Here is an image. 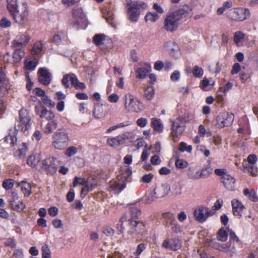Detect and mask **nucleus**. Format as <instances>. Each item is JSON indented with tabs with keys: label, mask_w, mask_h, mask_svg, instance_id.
<instances>
[{
	"label": "nucleus",
	"mask_w": 258,
	"mask_h": 258,
	"mask_svg": "<svg viewBox=\"0 0 258 258\" xmlns=\"http://www.w3.org/2000/svg\"><path fill=\"white\" fill-rule=\"evenodd\" d=\"M12 23L7 18L4 17L0 20V27L3 28H7L11 26Z\"/></svg>",
	"instance_id": "57"
},
{
	"label": "nucleus",
	"mask_w": 258,
	"mask_h": 258,
	"mask_svg": "<svg viewBox=\"0 0 258 258\" xmlns=\"http://www.w3.org/2000/svg\"><path fill=\"white\" fill-rule=\"evenodd\" d=\"M38 64V62L37 60H32L28 58L25 59L24 61V68L29 72L34 71Z\"/></svg>",
	"instance_id": "32"
},
{
	"label": "nucleus",
	"mask_w": 258,
	"mask_h": 258,
	"mask_svg": "<svg viewBox=\"0 0 258 258\" xmlns=\"http://www.w3.org/2000/svg\"><path fill=\"white\" fill-rule=\"evenodd\" d=\"M176 167L178 168L183 169L186 168L187 165V162L182 159H177L175 161Z\"/></svg>",
	"instance_id": "59"
},
{
	"label": "nucleus",
	"mask_w": 258,
	"mask_h": 258,
	"mask_svg": "<svg viewBox=\"0 0 258 258\" xmlns=\"http://www.w3.org/2000/svg\"><path fill=\"white\" fill-rule=\"evenodd\" d=\"M35 113L39 116L41 118H45L48 122L50 120H55V114L51 111H49L43 106L41 102L39 101V103L35 107Z\"/></svg>",
	"instance_id": "14"
},
{
	"label": "nucleus",
	"mask_w": 258,
	"mask_h": 258,
	"mask_svg": "<svg viewBox=\"0 0 258 258\" xmlns=\"http://www.w3.org/2000/svg\"><path fill=\"white\" fill-rule=\"evenodd\" d=\"M42 51L43 44L41 41H38L34 44L31 52L32 55H37L40 54Z\"/></svg>",
	"instance_id": "42"
},
{
	"label": "nucleus",
	"mask_w": 258,
	"mask_h": 258,
	"mask_svg": "<svg viewBox=\"0 0 258 258\" xmlns=\"http://www.w3.org/2000/svg\"><path fill=\"white\" fill-rule=\"evenodd\" d=\"M159 18V15L155 12H148L145 16V20L152 22H156Z\"/></svg>",
	"instance_id": "50"
},
{
	"label": "nucleus",
	"mask_w": 258,
	"mask_h": 258,
	"mask_svg": "<svg viewBox=\"0 0 258 258\" xmlns=\"http://www.w3.org/2000/svg\"><path fill=\"white\" fill-rule=\"evenodd\" d=\"M69 141L68 132L64 128L57 130L52 137V145L57 150L66 149L69 145Z\"/></svg>",
	"instance_id": "2"
},
{
	"label": "nucleus",
	"mask_w": 258,
	"mask_h": 258,
	"mask_svg": "<svg viewBox=\"0 0 258 258\" xmlns=\"http://www.w3.org/2000/svg\"><path fill=\"white\" fill-rule=\"evenodd\" d=\"M178 48V45L173 41H169L166 42L164 45L165 51H167L171 54L176 51Z\"/></svg>",
	"instance_id": "35"
},
{
	"label": "nucleus",
	"mask_w": 258,
	"mask_h": 258,
	"mask_svg": "<svg viewBox=\"0 0 258 258\" xmlns=\"http://www.w3.org/2000/svg\"><path fill=\"white\" fill-rule=\"evenodd\" d=\"M42 258H50L51 254H50V250L47 245V244H45L42 247Z\"/></svg>",
	"instance_id": "56"
},
{
	"label": "nucleus",
	"mask_w": 258,
	"mask_h": 258,
	"mask_svg": "<svg viewBox=\"0 0 258 258\" xmlns=\"http://www.w3.org/2000/svg\"><path fill=\"white\" fill-rule=\"evenodd\" d=\"M179 150L181 152H187L191 153L192 151V146L191 145H187L184 142H181L179 146Z\"/></svg>",
	"instance_id": "54"
},
{
	"label": "nucleus",
	"mask_w": 258,
	"mask_h": 258,
	"mask_svg": "<svg viewBox=\"0 0 258 258\" xmlns=\"http://www.w3.org/2000/svg\"><path fill=\"white\" fill-rule=\"evenodd\" d=\"M243 166L244 167L243 171L244 172H249L252 176H256L257 175V173L256 172V168L255 167L254 165L253 164H248L245 167L244 164H243Z\"/></svg>",
	"instance_id": "52"
},
{
	"label": "nucleus",
	"mask_w": 258,
	"mask_h": 258,
	"mask_svg": "<svg viewBox=\"0 0 258 258\" xmlns=\"http://www.w3.org/2000/svg\"><path fill=\"white\" fill-rule=\"evenodd\" d=\"M107 143L109 146L113 148H117L123 144L119 135L114 137L109 138L107 140Z\"/></svg>",
	"instance_id": "29"
},
{
	"label": "nucleus",
	"mask_w": 258,
	"mask_h": 258,
	"mask_svg": "<svg viewBox=\"0 0 258 258\" xmlns=\"http://www.w3.org/2000/svg\"><path fill=\"white\" fill-rule=\"evenodd\" d=\"M78 152L77 148L75 146H70L65 151V155L68 157H71L76 155Z\"/></svg>",
	"instance_id": "55"
},
{
	"label": "nucleus",
	"mask_w": 258,
	"mask_h": 258,
	"mask_svg": "<svg viewBox=\"0 0 258 258\" xmlns=\"http://www.w3.org/2000/svg\"><path fill=\"white\" fill-rule=\"evenodd\" d=\"M119 135L123 144L127 141L132 142L135 138V133L134 131L125 132Z\"/></svg>",
	"instance_id": "36"
},
{
	"label": "nucleus",
	"mask_w": 258,
	"mask_h": 258,
	"mask_svg": "<svg viewBox=\"0 0 258 258\" xmlns=\"http://www.w3.org/2000/svg\"><path fill=\"white\" fill-rule=\"evenodd\" d=\"M42 100L43 103L48 107H53L55 106L54 102L50 99L47 95L43 97Z\"/></svg>",
	"instance_id": "61"
},
{
	"label": "nucleus",
	"mask_w": 258,
	"mask_h": 258,
	"mask_svg": "<svg viewBox=\"0 0 258 258\" xmlns=\"http://www.w3.org/2000/svg\"><path fill=\"white\" fill-rule=\"evenodd\" d=\"M124 107L128 111L139 113L144 109V104L131 94L123 97Z\"/></svg>",
	"instance_id": "5"
},
{
	"label": "nucleus",
	"mask_w": 258,
	"mask_h": 258,
	"mask_svg": "<svg viewBox=\"0 0 258 258\" xmlns=\"http://www.w3.org/2000/svg\"><path fill=\"white\" fill-rule=\"evenodd\" d=\"M65 37V34L62 32H59L54 35L52 39V42L56 44H59L61 40Z\"/></svg>",
	"instance_id": "53"
},
{
	"label": "nucleus",
	"mask_w": 258,
	"mask_h": 258,
	"mask_svg": "<svg viewBox=\"0 0 258 258\" xmlns=\"http://www.w3.org/2000/svg\"><path fill=\"white\" fill-rule=\"evenodd\" d=\"M168 226L172 231L176 233H180L182 231V226L177 222L176 219H173L172 221H170Z\"/></svg>",
	"instance_id": "37"
},
{
	"label": "nucleus",
	"mask_w": 258,
	"mask_h": 258,
	"mask_svg": "<svg viewBox=\"0 0 258 258\" xmlns=\"http://www.w3.org/2000/svg\"><path fill=\"white\" fill-rule=\"evenodd\" d=\"M57 126V122L56 120H50L45 125L42 127L43 133L46 135L51 134Z\"/></svg>",
	"instance_id": "28"
},
{
	"label": "nucleus",
	"mask_w": 258,
	"mask_h": 258,
	"mask_svg": "<svg viewBox=\"0 0 258 258\" xmlns=\"http://www.w3.org/2000/svg\"><path fill=\"white\" fill-rule=\"evenodd\" d=\"M192 73L195 77L201 78L204 75V70L202 68L196 65L193 67Z\"/></svg>",
	"instance_id": "46"
},
{
	"label": "nucleus",
	"mask_w": 258,
	"mask_h": 258,
	"mask_svg": "<svg viewBox=\"0 0 258 258\" xmlns=\"http://www.w3.org/2000/svg\"><path fill=\"white\" fill-rule=\"evenodd\" d=\"M128 233L135 235H143L146 231L144 222L133 219H128Z\"/></svg>",
	"instance_id": "9"
},
{
	"label": "nucleus",
	"mask_w": 258,
	"mask_h": 258,
	"mask_svg": "<svg viewBox=\"0 0 258 258\" xmlns=\"http://www.w3.org/2000/svg\"><path fill=\"white\" fill-rule=\"evenodd\" d=\"M150 69L151 68L149 66L147 68L143 67L137 69L136 71V77L141 79L146 78L150 71Z\"/></svg>",
	"instance_id": "34"
},
{
	"label": "nucleus",
	"mask_w": 258,
	"mask_h": 258,
	"mask_svg": "<svg viewBox=\"0 0 258 258\" xmlns=\"http://www.w3.org/2000/svg\"><path fill=\"white\" fill-rule=\"evenodd\" d=\"M19 186L21 187L25 197H28L31 195V186L30 183L25 181H22L19 183Z\"/></svg>",
	"instance_id": "31"
},
{
	"label": "nucleus",
	"mask_w": 258,
	"mask_h": 258,
	"mask_svg": "<svg viewBox=\"0 0 258 258\" xmlns=\"http://www.w3.org/2000/svg\"><path fill=\"white\" fill-rule=\"evenodd\" d=\"M7 8L10 14L18 12L17 0H7Z\"/></svg>",
	"instance_id": "43"
},
{
	"label": "nucleus",
	"mask_w": 258,
	"mask_h": 258,
	"mask_svg": "<svg viewBox=\"0 0 258 258\" xmlns=\"http://www.w3.org/2000/svg\"><path fill=\"white\" fill-rule=\"evenodd\" d=\"M179 21H185L193 15L192 9L188 5L180 7L178 10L173 12Z\"/></svg>",
	"instance_id": "19"
},
{
	"label": "nucleus",
	"mask_w": 258,
	"mask_h": 258,
	"mask_svg": "<svg viewBox=\"0 0 258 258\" xmlns=\"http://www.w3.org/2000/svg\"><path fill=\"white\" fill-rule=\"evenodd\" d=\"M14 49L13 52V61L17 63L20 62L25 55V51L23 47H19L15 45H12Z\"/></svg>",
	"instance_id": "26"
},
{
	"label": "nucleus",
	"mask_w": 258,
	"mask_h": 258,
	"mask_svg": "<svg viewBox=\"0 0 258 258\" xmlns=\"http://www.w3.org/2000/svg\"><path fill=\"white\" fill-rule=\"evenodd\" d=\"M144 3L133 2L128 1L126 5V14L128 19L132 22H137L140 16L141 8L145 9Z\"/></svg>",
	"instance_id": "4"
},
{
	"label": "nucleus",
	"mask_w": 258,
	"mask_h": 258,
	"mask_svg": "<svg viewBox=\"0 0 258 258\" xmlns=\"http://www.w3.org/2000/svg\"><path fill=\"white\" fill-rule=\"evenodd\" d=\"M150 150H151V148L150 147L148 148V145L146 144L145 147V149L143 150L142 155H141V160L143 161H145L148 159V158L150 155Z\"/></svg>",
	"instance_id": "60"
},
{
	"label": "nucleus",
	"mask_w": 258,
	"mask_h": 258,
	"mask_svg": "<svg viewBox=\"0 0 258 258\" xmlns=\"http://www.w3.org/2000/svg\"><path fill=\"white\" fill-rule=\"evenodd\" d=\"M171 193L175 196L180 195L182 193V187L178 183H175L172 185Z\"/></svg>",
	"instance_id": "51"
},
{
	"label": "nucleus",
	"mask_w": 258,
	"mask_h": 258,
	"mask_svg": "<svg viewBox=\"0 0 258 258\" xmlns=\"http://www.w3.org/2000/svg\"><path fill=\"white\" fill-rule=\"evenodd\" d=\"M40 158L39 155H32L27 159V164L32 166L35 167L40 162Z\"/></svg>",
	"instance_id": "41"
},
{
	"label": "nucleus",
	"mask_w": 258,
	"mask_h": 258,
	"mask_svg": "<svg viewBox=\"0 0 258 258\" xmlns=\"http://www.w3.org/2000/svg\"><path fill=\"white\" fill-rule=\"evenodd\" d=\"M214 212L206 206H201L195 210V219L200 222L203 223L210 216L214 214Z\"/></svg>",
	"instance_id": "15"
},
{
	"label": "nucleus",
	"mask_w": 258,
	"mask_h": 258,
	"mask_svg": "<svg viewBox=\"0 0 258 258\" xmlns=\"http://www.w3.org/2000/svg\"><path fill=\"white\" fill-rule=\"evenodd\" d=\"M122 175H118L115 180L111 183L110 188L115 194H118L126 187L127 178L131 175L132 170L128 168H122Z\"/></svg>",
	"instance_id": "3"
},
{
	"label": "nucleus",
	"mask_w": 258,
	"mask_h": 258,
	"mask_svg": "<svg viewBox=\"0 0 258 258\" xmlns=\"http://www.w3.org/2000/svg\"><path fill=\"white\" fill-rule=\"evenodd\" d=\"M111 108L112 105L107 103L104 104L97 103L94 106L93 116L97 119L102 118L108 114Z\"/></svg>",
	"instance_id": "13"
},
{
	"label": "nucleus",
	"mask_w": 258,
	"mask_h": 258,
	"mask_svg": "<svg viewBox=\"0 0 258 258\" xmlns=\"http://www.w3.org/2000/svg\"><path fill=\"white\" fill-rule=\"evenodd\" d=\"M212 169L209 166L203 167L200 170H190L187 173L188 178L191 180H198L208 177L212 172Z\"/></svg>",
	"instance_id": "17"
},
{
	"label": "nucleus",
	"mask_w": 258,
	"mask_h": 258,
	"mask_svg": "<svg viewBox=\"0 0 258 258\" xmlns=\"http://www.w3.org/2000/svg\"><path fill=\"white\" fill-rule=\"evenodd\" d=\"M22 10L21 13L18 12H15L14 13H11L15 22L19 24H24L28 20V17L29 12L28 10L27 5L26 3L22 4Z\"/></svg>",
	"instance_id": "16"
},
{
	"label": "nucleus",
	"mask_w": 258,
	"mask_h": 258,
	"mask_svg": "<svg viewBox=\"0 0 258 258\" xmlns=\"http://www.w3.org/2000/svg\"><path fill=\"white\" fill-rule=\"evenodd\" d=\"M88 182V179H86L84 178H79L77 176H76L74 178V180L73 181V186L74 187L76 186L78 184L81 185H85Z\"/></svg>",
	"instance_id": "58"
},
{
	"label": "nucleus",
	"mask_w": 258,
	"mask_h": 258,
	"mask_svg": "<svg viewBox=\"0 0 258 258\" xmlns=\"http://www.w3.org/2000/svg\"><path fill=\"white\" fill-rule=\"evenodd\" d=\"M234 119L232 113L224 111L218 114L216 117V124L218 128H223L231 125Z\"/></svg>",
	"instance_id": "10"
},
{
	"label": "nucleus",
	"mask_w": 258,
	"mask_h": 258,
	"mask_svg": "<svg viewBox=\"0 0 258 258\" xmlns=\"http://www.w3.org/2000/svg\"><path fill=\"white\" fill-rule=\"evenodd\" d=\"M156 199H157V198L155 197L154 194H153V191H152L150 194L147 195L144 198V200L146 204H150Z\"/></svg>",
	"instance_id": "63"
},
{
	"label": "nucleus",
	"mask_w": 258,
	"mask_h": 258,
	"mask_svg": "<svg viewBox=\"0 0 258 258\" xmlns=\"http://www.w3.org/2000/svg\"><path fill=\"white\" fill-rule=\"evenodd\" d=\"M5 81V74L2 70L0 69V95H5L8 93L7 89L3 87Z\"/></svg>",
	"instance_id": "40"
},
{
	"label": "nucleus",
	"mask_w": 258,
	"mask_h": 258,
	"mask_svg": "<svg viewBox=\"0 0 258 258\" xmlns=\"http://www.w3.org/2000/svg\"><path fill=\"white\" fill-rule=\"evenodd\" d=\"M105 36L102 34H98L94 35L93 38V43L97 46H99L103 43L105 40Z\"/></svg>",
	"instance_id": "48"
},
{
	"label": "nucleus",
	"mask_w": 258,
	"mask_h": 258,
	"mask_svg": "<svg viewBox=\"0 0 258 258\" xmlns=\"http://www.w3.org/2000/svg\"><path fill=\"white\" fill-rule=\"evenodd\" d=\"M61 83L66 88H70V83L76 89L84 90L86 88L85 84L80 82L76 75L73 73L64 75Z\"/></svg>",
	"instance_id": "7"
},
{
	"label": "nucleus",
	"mask_w": 258,
	"mask_h": 258,
	"mask_svg": "<svg viewBox=\"0 0 258 258\" xmlns=\"http://www.w3.org/2000/svg\"><path fill=\"white\" fill-rule=\"evenodd\" d=\"M245 34L240 31L235 32L233 35V41L235 44L238 46L244 39Z\"/></svg>",
	"instance_id": "44"
},
{
	"label": "nucleus",
	"mask_w": 258,
	"mask_h": 258,
	"mask_svg": "<svg viewBox=\"0 0 258 258\" xmlns=\"http://www.w3.org/2000/svg\"><path fill=\"white\" fill-rule=\"evenodd\" d=\"M228 238V234L224 228H221L218 231L217 234V238L218 240L225 242Z\"/></svg>",
	"instance_id": "47"
},
{
	"label": "nucleus",
	"mask_w": 258,
	"mask_h": 258,
	"mask_svg": "<svg viewBox=\"0 0 258 258\" xmlns=\"http://www.w3.org/2000/svg\"><path fill=\"white\" fill-rule=\"evenodd\" d=\"M28 148L25 143L19 144L18 149L15 152L14 155L17 158L21 159L24 158L28 151Z\"/></svg>",
	"instance_id": "27"
},
{
	"label": "nucleus",
	"mask_w": 258,
	"mask_h": 258,
	"mask_svg": "<svg viewBox=\"0 0 258 258\" xmlns=\"http://www.w3.org/2000/svg\"><path fill=\"white\" fill-rule=\"evenodd\" d=\"M31 37L28 32L21 33L13 40L12 45L24 48L28 43Z\"/></svg>",
	"instance_id": "22"
},
{
	"label": "nucleus",
	"mask_w": 258,
	"mask_h": 258,
	"mask_svg": "<svg viewBox=\"0 0 258 258\" xmlns=\"http://www.w3.org/2000/svg\"><path fill=\"white\" fill-rule=\"evenodd\" d=\"M171 190V187L168 183L162 184L161 186L156 187L153 190V194L157 198H163L167 196Z\"/></svg>",
	"instance_id": "23"
},
{
	"label": "nucleus",
	"mask_w": 258,
	"mask_h": 258,
	"mask_svg": "<svg viewBox=\"0 0 258 258\" xmlns=\"http://www.w3.org/2000/svg\"><path fill=\"white\" fill-rule=\"evenodd\" d=\"M59 161L53 157H49L42 161V167L51 174L56 173L57 170Z\"/></svg>",
	"instance_id": "20"
},
{
	"label": "nucleus",
	"mask_w": 258,
	"mask_h": 258,
	"mask_svg": "<svg viewBox=\"0 0 258 258\" xmlns=\"http://www.w3.org/2000/svg\"><path fill=\"white\" fill-rule=\"evenodd\" d=\"M187 120L184 117H179L175 120H171V133L172 138H175L181 135L184 131V125Z\"/></svg>",
	"instance_id": "12"
},
{
	"label": "nucleus",
	"mask_w": 258,
	"mask_h": 258,
	"mask_svg": "<svg viewBox=\"0 0 258 258\" xmlns=\"http://www.w3.org/2000/svg\"><path fill=\"white\" fill-rule=\"evenodd\" d=\"M130 214L131 216V219L138 218L141 215V211L140 209L137 207L136 205H132L130 208Z\"/></svg>",
	"instance_id": "45"
},
{
	"label": "nucleus",
	"mask_w": 258,
	"mask_h": 258,
	"mask_svg": "<svg viewBox=\"0 0 258 258\" xmlns=\"http://www.w3.org/2000/svg\"><path fill=\"white\" fill-rule=\"evenodd\" d=\"M233 87V83L228 82L224 86L220 87L217 92L218 95L223 96L226 95L228 91L230 90Z\"/></svg>",
	"instance_id": "38"
},
{
	"label": "nucleus",
	"mask_w": 258,
	"mask_h": 258,
	"mask_svg": "<svg viewBox=\"0 0 258 258\" xmlns=\"http://www.w3.org/2000/svg\"><path fill=\"white\" fill-rule=\"evenodd\" d=\"M179 21L173 13L167 15L164 20V28L169 32L174 31L178 27V23Z\"/></svg>",
	"instance_id": "18"
},
{
	"label": "nucleus",
	"mask_w": 258,
	"mask_h": 258,
	"mask_svg": "<svg viewBox=\"0 0 258 258\" xmlns=\"http://www.w3.org/2000/svg\"><path fill=\"white\" fill-rule=\"evenodd\" d=\"M243 194L250 201L254 202H258V197L253 189L249 190L248 188H245L244 189Z\"/></svg>",
	"instance_id": "39"
},
{
	"label": "nucleus",
	"mask_w": 258,
	"mask_h": 258,
	"mask_svg": "<svg viewBox=\"0 0 258 258\" xmlns=\"http://www.w3.org/2000/svg\"><path fill=\"white\" fill-rule=\"evenodd\" d=\"M250 13L248 9L242 8H237L234 11L230 10L228 13V17L236 21H244L249 17Z\"/></svg>",
	"instance_id": "11"
},
{
	"label": "nucleus",
	"mask_w": 258,
	"mask_h": 258,
	"mask_svg": "<svg viewBox=\"0 0 258 258\" xmlns=\"http://www.w3.org/2000/svg\"><path fill=\"white\" fill-rule=\"evenodd\" d=\"M37 75L40 83L45 86L50 84L52 80V74L47 68H39L37 72Z\"/></svg>",
	"instance_id": "21"
},
{
	"label": "nucleus",
	"mask_w": 258,
	"mask_h": 258,
	"mask_svg": "<svg viewBox=\"0 0 258 258\" xmlns=\"http://www.w3.org/2000/svg\"><path fill=\"white\" fill-rule=\"evenodd\" d=\"M10 204L11 208L18 212H22L26 207L25 204L20 201L10 200Z\"/></svg>",
	"instance_id": "30"
},
{
	"label": "nucleus",
	"mask_w": 258,
	"mask_h": 258,
	"mask_svg": "<svg viewBox=\"0 0 258 258\" xmlns=\"http://www.w3.org/2000/svg\"><path fill=\"white\" fill-rule=\"evenodd\" d=\"M181 245V242L178 239H167L164 241L162 243V246L166 248H168L172 250H176L180 248Z\"/></svg>",
	"instance_id": "24"
},
{
	"label": "nucleus",
	"mask_w": 258,
	"mask_h": 258,
	"mask_svg": "<svg viewBox=\"0 0 258 258\" xmlns=\"http://www.w3.org/2000/svg\"><path fill=\"white\" fill-rule=\"evenodd\" d=\"M215 173L221 177V182L224 187L228 190L233 191L235 189V179L229 174L226 169L218 168L215 170Z\"/></svg>",
	"instance_id": "6"
},
{
	"label": "nucleus",
	"mask_w": 258,
	"mask_h": 258,
	"mask_svg": "<svg viewBox=\"0 0 258 258\" xmlns=\"http://www.w3.org/2000/svg\"><path fill=\"white\" fill-rule=\"evenodd\" d=\"M72 22L73 25L77 26L78 29L86 28L87 19L81 8H77L73 9Z\"/></svg>",
	"instance_id": "8"
},
{
	"label": "nucleus",
	"mask_w": 258,
	"mask_h": 258,
	"mask_svg": "<svg viewBox=\"0 0 258 258\" xmlns=\"http://www.w3.org/2000/svg\"><path fill=\"white\" fill-rule=\"evenodd\" d=\"M20 119L15 127L11 128L8 135L5 137V142L10 143L11 146H14L17 142V135L18 131L25 132L30 127L31 118L28 112L25 110L19 111Z\"/></svg>",
	"instance_id": "1"
},
{
	"label": "nucleus",
	"mask_w": 258,
	"mask_h": 258,
	"mask_svg": "<svg viewBox=\"0 0 258 258\" xmlns=\"http://www.w3.org/2000/svg\"><path fill=\"white\" fill-rule=\"evenodd\" d=\"M14 182L12 179L6 180L3 183V187L6 190H9L13 188Z\"/></svg>",
	"instance_id": "64"
},
{
	"label": "nucleus",
	"mask_w": 258,
	"mask_h": 258,
	"mask_svg": "<svg viewBox=\"0 0 258 258\" xmlns=\"http://www.w3.org/2000/svg\"><path fill=\"white\" fill-rule=\"evenodd\" d=\"M151 126L155 131L157 133H162L163 131V125L160 119L152 118L151 119Z\"/></svg>",
	"instance_id": "33"
},
{
	"label": "nucleus",
	"mask_w": 258,
	"mask_h": 258,
	"mask_svg": "<svg viewBox=\"0 0 258 258\" xmlns=\"http://www.w3.org/2000/svg\"><path fill=\"white\" fill-rule=\"evenodd\" d=\"M232 211L234 216L241 217L242 216V213L244 209L243 204L239 200L237 199H233L232 202Z\"/></svg>",
	"instance_id": "25"
},
{
	"label": "nucleus",
	"mask_w": 258,
	"mask_h": 258,
	"mask_svg": "<svg viewBox=\"0 0 258 258\" xmlns=\"http://www.w3.org/2000/svg\"><path fill=\"white\" fill-rule=\"evenodd\" d=\"M154 96V89L152 86H148L145 90L144 97L148 100H151Z\"/></svg>",
	"instance_id": "49"
},
{
	"label": "nucleus",
	"mask_w": 258,
	"mask_h": 258,
	"mask_svg": "<svg viewBox=\"0 0 258 258\" xmlns=\"http://www.w3.org/2000/svg\"><path fill=\"white\" fill-rule=\"evenodd\" d=\"M146 248V244L144 243L139 244L137 247L136 250L134 253V255L139 256Z\"/></svg>",
	"instance_id": "62"
}]
</instances>
